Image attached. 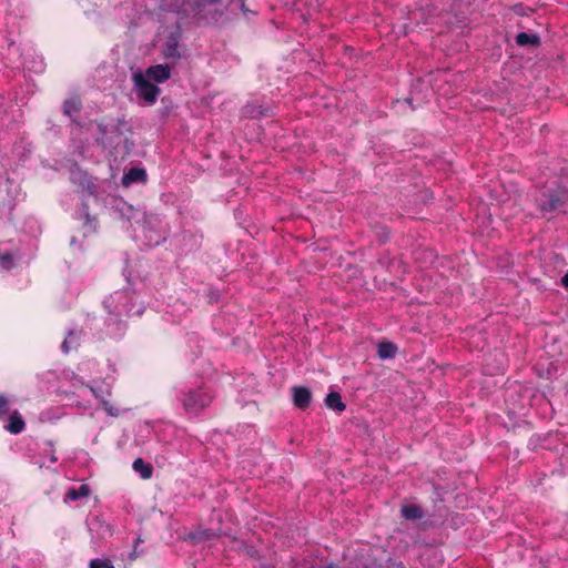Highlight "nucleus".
<instances>
[{
    "label": "nucleus",
    "instance_id": "1",
    "mask_svg": "<svg viewBox=\"0 0 568 568\" xmlns=\"http://www.w3.org/2000/svg\"><path fill=\"white\" fill-rule=\"evenodd\" d=\"M246 0H164V6L185 18H192L201 24H223L229 16L242 11L244 16L255 14L246 4Z\"/></svg>",
    "mask_w": 568,
    "mask_h": 568
},
{
    "label": "nucleus",
    "instance_id": "2",
    "mask_svg": "<svg viewBox=\"0 0 568 568\" xmlns=\"http://www.w3.org/2000/svg\"><path fill=\"white\" fill-rule=\"evenodd\" d=\"M212 402L210 393L203 388L189 390L182 400L183 408L186 413L197 415Z\"/></svg>",
    "mask_w": 568,
    "mask_h": 568
},
{
    "label": "nucleus",
    "instance_id": "3",
    "mask_svg": "<svg viewBox=\"0 0 568 568\" xmlns=\"http://www.w3.org/2000/svg\"><path fill=\"white\" fill-rule=\"evenodd\" d=\"M133 82L136 89L138 95L150 104H153L160 93V89L156 84L150 82V80L142 72L133 74Z\"/></svg>",
    "mask_w": 568,
    "mask_h": 568
},
{
    "label": "nucleus",
    "instance_id": "4",
    "mask_svg": "<svg viewBox=\"0 0 568 568\" xmlns=\"http://www.w3.org/2000/svg\"><path fill=\"white\" fill-rule=\"evenodd\" d=\"M568 203V190L544 194L538 202V206L544 212H556Z\"/></svg>",
    "mask_w": 568,
    "mask_h": 568
},
{
    "label": "nucleus",
    "instance_id": "5",
    "mask_svg": "<svg viewBox=\"0 0 568 568\" xmlns=\"http://www.w3.org/2000/svg\"><path fill=\"white\" fill-rule=\"evenodd\" d=\"M293 404L295 407L305 410L312 402V393L305 386H294L292 388Z\"/></svg>",
    "mask_w": 568,
    "mask_h": 568
},
{
    "label": "nucleus",
    "instance_id": "6",
    "mask_svg": "<svg viewBox=\"0 0 568 568\" xmlns=\"http://www.w3.org/2000/svg\"><path fill=\"white\" fill-rule=\"evenodd\" d=\"M26 428V422L22 417V415L17 410H12L9 414L8 423L4 425V429L9 432L10 434H20Z\"/></svg>",
    "mask_w": 568,
    "mask_h": 568
},
{
    "label": "nucleus",
    "instance_id": "7",
    "mask_svg": "<svg viewBox=\"0 0 568 568\" xmlns=\"http://www.w3.org/2000/svg\"><path fill=\"white\" fill-rule=\"evenodd\" d=\"M149 80L152 79L154 80L155 82H164L166 81L170 75H171V70L168 65H163V64H156V65H152L150 67L145 74H144Z\"/></svg>",
    "mask_w": 568,
    "mask_h": 568
},
{
    "label": "nucleus",
    "instance_id": "8",
    "mask_svg": "<svg viewBox=\"0 0 568 568\" xmlns=\"http://www.w3.org/2000/svg\"><path fill=\"white\" fill-rule=\"evenodd\" d=\"M179 34L172 33L170 37H168L164 48H163V54L166 59H178L180 58L179 52Z\"/></svg>",
    "mask_w": 568,
    "mask_h": 568
},
{
    "label": "nucleus",
    "instance_id": "9",
    "mask_svg": "<svg viewBox=\"0 0 568 568\" xmlns=\"http://www.w3.org/2000/svg\"><path fill=\"white\" fill-rule=\"evenodd\" d=\"M400 514L406 520H418L424 518V509L416 504H405L400 507Z\"/></svg>",
    "mask_w": 568,
    "mask_h": 568
},
{
    "label": "nucleus",
    "instance_id": "10",
    "mask_svg": "<svg viewBox=\"0 0 568 568\" xmlns=\"http://www.w3.org/2000/svg\"><path fill=\"white\" fill-rule=\"evenodd\" d=\"M325 406L337 413H343L346 409V404L343 402L338 392H331L327 394L325 398Z\"/></svg>",
    "mask_w": 568,
    "mask_h": 568
},
{
    "label": "nucleus",
    "instance_id": "11",
    "mask_svg": "<svg viewBox=\"0 0 568 568\" xmlns=\"http://www.w3.org/2000/svg\"><path fill=\"white\" fill-rule=\"evenodd\" d=\"M398 348L389 341H382L377 345V355L381 359H388L395 357Z\"/></svg>",
    "mask_w": 568,
    "mask_h": 568
},
{
    "label": "nucleus",
    "instance_id": "12",
    "mask_svg": "<svg viewBox=\"0 0 568 568\" xmlns=\"http://www.w3.org/2000/svg\"><path fill=\"white\" fill-rule=\"evenodd\" d=\"M516 43L519 47H527V45L539 47L540 38H539V36H537L535 33L520 32L516 36Z\"/></svg>",
    "mask_w": 568,
    "mask_h": 568
},
{
    "label": "nucleus",
    "instance_id": "13",
    "mask_svg": "<svg viewBox=\"0 0 568 568\" xmlns=\"http://www.w3.org/2000/svg\"><path fill=\"white\" fill-rule=\"evenodd\" d=\"M91 493V489L89 485L82 484L79 487H71L67 491V499L68 500H78L84 497H88Z\"/></svg>",
    "mask_w": 568,
    "mask_h": 568
},
{
    "label": "nucleus",
    "instance_id": "14",
    "mask_svg": "<svg viewBox=\"0 0 568 568\" xmlns=\"http://www.w3.org/2000/svg\"><path fill=\"white\" fill-rule=\"evenodd\" d=\"M133 469L141 475L143 479L152 477L153 467L151 464L145 463L142 458H136L132 465Z\"/></svg>",
    "mask_w": 568,
    "mask_h": 568
},
{
    "label": "nucleus",
    "instance_id": "15",
    "mask_svg": "<svg viewBox=\"0 0 568 568\" xmlns=\"http://www.w3.org/2000/svg\"><path fill=\"white\" fill-rule=\"evenodd\" d=\"M146 180V172L141 168H132L125 173L123 178V182L132 183V182H144Z\"/></svg>",
    "mask_w": 568,
    "mask_h": 568
},
{
    "label": "nucleus",
    "instance_id": "16",
    "mask_svg": "<svg viewBox=\"0 0 568 568\" xmlns=\"http://www.w3.org/2000/svg\"><path fill=\"white\" fill-rule=\"evenodd\" d=\"M216 537V534L212 529H203L195 532H192L190 535V538L194 542H203L211 539H214Z\"/></svg>",
    "mask_w": 568,
    "mask_h": 568
},
{
    "label": "nucleus",
    "instance_id": "17",
    "mask_svg": "<svg viewBox=\"0 0 568 568\" xmlns=\"http://www.w3.org/2000/svg\"><path fill=\"white\" fill-rule=\"evenodd\" d=\"M81 110V101L78 98L65 100L63 103V112L67 115L79 113Z\"/></svg>",
    "mask_w": 568,
    "mask_h": 568
},
{
    "label": "nucleus",
    "instance_id": "18",
    "mask_svg": "<svg viewBox=\"0 0 568 568\" xmlns=\"http://www.w3.org/2000/svg\"><path fill=\"white\" fill-rule=\"evenodd\" d=\"M11 412V399L6 395L0 394V420H2Z\"/></svg>",
    "mask_w": 568,
    "mask_h": 568
},
{
    "label": "nucleus",
    "instance_id": "19",
    "mask_svg": "<svg viewBox=\"0 0 568 568\" xmlns=\"http://www.w3.org/2000/svg\"><path fill=\"white\" fill-rule=\"evenodd\" d=\"M90 568H115L109 560L106 559H92L89 564Z\"/></svg>",
    "mask_w": 568,
    "mask_h": 568
},
{
    "label": "nucleus",
    "instance_id": "20",
    "mask_svg": "<svg viewBox=\"0 0 568 568\" xmlns=\"http://www.w3.org/2000/svg\"><path fill=\"white\" fill-rule=\"evenodd\" d=\"M71 343H75V334L73 332H69L68 336L62 342L61 347L64 353H69L71 351Z\"/></svg>",
    "mask_w": 568,
    "mask_h": 568
},
{
    "label": "nucleus",
    "instance_id": "21",
    "mask_svg": "<svg viewBox=\"0 0 568 568\" xmlns=\"http://www.w3.org/2000/svg\"><path fill=\"white\" fill-rule=\"evenodd\" d=\"M0 263L2 264V266H6L7 264L11 263V255L10 254L0 255Z\"/></svg>",
    "mask_w": 568,
    "mask_h": 568
},
{
    "label": "nucleus",
    "instance_id": "22",
    "mask_svg": "<svg viewBox=\"0 0 568 568\" xmlns=\"http://www.w3.org/2000/svg\"><path fill=\"white\" fill-rule=\"evenodd\" d=\"M98 129L102 136H105L108 134V125L103 122L98 123Z\"/></svg>",
    "mask_w": 568,
    "mask_h": 568
},
{
    "label": "nucleus",
    "instance_id": "23",
    "mask_svg": "<svg viewBox=\"0 0 568 568\" xmlns=\"http://www.w3.org/2000/svg\"><path fill=\"white\" fill-rule=\"evenodd\" d=\"M560 282H561L562 286L568 288V272L561 277Z\"/></svg>",
    "mask_w": 568,
    "mask_h": 568
},
{
    "label": "nucleus",
    "instance_id": "24",
    "mask_svg": "<svg viewBox=\"0 0 568 568\" xmlns=\"http://www.w3.org/2000/svg\"><path fill=\"white\" fill-rule=\"evenodd\" d=\"M90 390H91V393H92L97 398L99 397V392H97V389H95V388L90 387Z\"/></svg>",
    "mask_w": 568,
    "mask_h": 568
},
{
    "label": "nucleus",
    "instance_id": "25",
    "mask_svg": "<svg viewBox=\"0 0 568 568\" xmlns=\"http://www.w3.org/2000/svg\"><path fill=\"white\" fill-rule=\"evenodd\" d=\"M101 402H102V404H103L104 408H105L106 410H109V407H108V406H109V403H108L105 399H103V398H102V400H101Z\"/></svg>",
    "mask_w": 568,
    "mask_h": 568
}]
</instances>
